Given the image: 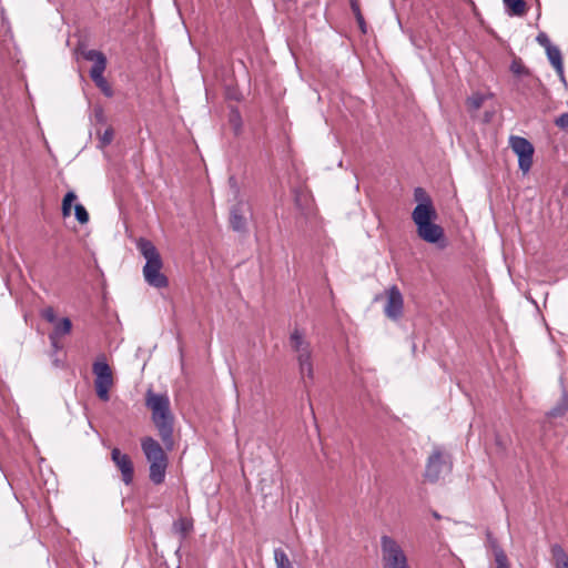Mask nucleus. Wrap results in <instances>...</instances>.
I'll use <instances>...</instances> for the list:
<instances>
[{
    "mask_svg": "<svg viewBox=\"0 0 568 568\" xmlns=\"http://www.w3.org/2000/svg\"><path fill=\"white\" fill-rule=\"evenodd\" d=\"M556 125L559 126L560 129H567L568 128V113H562L560 114L556 121H555Z\"/></svg>",
    "mask_w": 568,
    "mask_h": 568,
    "instance_id": "31",
    "label": "nucleus"
},
{
    "mask_svg": "<svg viewBox=\"0 0 568 568\" xmlns=\"http://www.w3.org/2000/svg\"><path fill=\"white\" fill-rule=\"evenodd\" d=\"M382 561L385 568H410L399 542L388 535L381 537Z\"/></svg>",
    "mask_w": 568,
    "mask_h": 568,
    "instance_id": "6",
    "label": "nucleus"
},
{
    "mask_svg": "<svg viewBox=\"0 0 568 568\" xmlns=\"http://www.w3.org/2000/svg\"><path fill=\"white\" fill-rule=\"evenodd\" d=\"M567 410H568V396L564 392L558 404L549 410L548 415L551 417H559V416H562Z\"/></svg>",
    "mask_w": 568,
    "mask_h": 568,
    "instance_id": "21",
    "label": "nucleus"
},
{
    "mask_svg": "<svg viewBox=\"0 0 568 568\" xmlns=\"http://www.w3.org/2000/svg\"><path fill=\"white\" fill-rule=\"evenodd\" d=\"M387 301L384 306V313L385 315L393 320L397 321L403 315V308H404V298L399 291V288L396 285L390 286L386 291Z\"/></svg>",
    "mask_w": 568,
    "mask_h": 568,
    "instance_id": "11",
    "label": "nucleus"
},
{
    "mask_svg": "<svg viewBox=\"0 0 568 568\" xmlns=\"http://www.w3.org/2000/svg\"><path fill=\"white\" fill-rule=\"evenodd\" d=\"M145 405L152 412V420L159 430L165 448L172 450L174 446V417L170 409L169 396L166 394H156L152 389H149L146 392Z\"/></svg>",
    "mask_w": 568,
    "mask_h": 568,
    "instance_id": "1",
    "label": "nucleus"
},
{
    "mask_svg": "<svg viewBox=\"0 0 568 568\" xmlns=\"http://www.w3.org/2000/svg\"><path fill=\"white\" fill-rule=\"evenodd\" d=\"M509 146L518 158V168L524 175L528 174L532 166L535 148L530 141L519 135L509 136Z\"/></svg>",
    "mask_w": 568,
    "mask_h": 568,
    "instance_id": "9",
    "label": "nucleus"
},
{
    "mask_svg": "<svg viewBox=\"0 0 568 568\" xmlns=\"http://www.w3.org/2000/svg\"><path fill=\"white\" fill-rule=\"evenodd\" d=\"M485 101V97L481 93H475L467 99V105L470 110H478Z\"/></svg>",
    "mask_w": 568,
    "mask_h": 568,
    "instance_id": "26",
    "label": "nucleus"
},
{
    "mask_svg": "<svg viewBox=\"0 0 568 568\" xmlns=\"http://www.w3.org/2000/svg\"><path fill=\"white\" fill-rule=\"evenodd\" d=\"M450 468L452 463L448 456L440 447L436 446L427 459L424 476L428 481L435 483L444 471H449Z\"/></svg>",
    "mask_w": 568,
    "mask_h": 568,
    "instance_id": "10",
    "label": "nucleus"
},
{
    "mask_svg": "<svg viewBox=\"0 0 568 568\" xmlns=\"http://www.w3.org/2000/svg\"><path fill=\"white\" fill-rule=\"evenodd\" d=\"M230 223L234 231L236 232H243L246 227V220L243 215L242 209L240 205L234 206L231 210L230 214Z\"/></svg>",
    "mask_w": 568,
    "mask_h": 568,
    "instance_id": "15",
    "label": "nucleus"
},
{
    "mask_svg": "<svg viewBox=\"0 0 568 568\" xmlns=\"http://www.w3.org/2000/svg\"><path fill=\"white\" fill-rule=\"evenodd\" d=\"M546 53H547V58H548L549 62L555 68L558 77L565 83L566 79H565V74H564V63H562V57H561V52H560L559 48L556 45L548 48Z\"/></svg>",
    "mask_w": 568,
    "mask_h": 568,
    "instance_id": "13",
    "label": "nucleus"
},
{
    "mask_svg": "<svg viewBox=\"0 0 568 568\" xmlns=\"http://www.w3.org/2000/svg\"><path fill=\"white\" fill-rule=\"evenodd\" d=\"M74 215L80 224H87L89 222V213L87 209L80 203L74 205Z\"/></svg>",
    "mask_w": 568,
    "mask_h": 568,
    "instance_id": "25",
    "label": "nucleus"
},
{
    "mask_svg": "<svg viewBox=\"0 0 568 568\" xmlns=\"http://www.w3.org/2000/svg\"><path fill=\"white\" fill-rule=\"evenodd\" d=\"M111 459L121 471L122 480L125 485L133 481L134 468L133 463L128 454H122L119 448H113L111 452Z\"/></svg>",
    "mask_w": 568,
    "mask_h": 568,
    "instance_id": "12",
    "label": "nucleus"
},
{
    "mask_svg": "<svg viewBox=\"0 0 568 568\" xmlns=\"http://www.w3.org/2000/svg\"><path fill=\"white\" fill-rule=\"evenodd\" d=\"M556 568H568V561L564 562V564H560V565H557Z\"/></svg>",
    "mask_w": 568,
    "mask_h": 568,
    "instance_id": "34",
    "label": "nucleus"
},
{
    "mask_svg": "<svg viewBox=\"0 0 568 568\" xmlns=\"http://www.w3.org/2000/svg\"><path fill=\"white\" fill-rule=\"evenodd\" d=\"M50 344L55 353L59 352L60 349H62V345L60 343L59 337H54L53 339H50Z\"/></svg>",
    "mask_w": 568,
    "mask_h": 568,
    "instance_id": "32",
    "label": "nucleus"
},
{
    "mask_svg": "<svg viewBox=\"0 0 568 568\" xmlns=\"http://www.w3.org/2000/svg\"><path fill=\"white\" fill-rule=\"evenodd\" d=\"M41 315L47 322L51 324H54L57 321L60 320L57 317L53 307H45L44 310H42Z\"/></svg>",
    "mask_w": 568,
    "mask_h": 568,
    "instance_id": "27",
    "label": "nucleus"
},
{
    "mask_svg": "<svg viewBox=\"0 0 568 568\" xmlns=\"http://www.w3.org/2000/svg\"><path fill=\"white\" fill-rule=\"evenodd\" d=\"M435 518H439V515L437 513H434Z\"/></svg>",
    "mask_w": 568,
    "mask_h": 568,
    "instance_id": "36",
    "label": "nucleus"
},
{
    "mask_svg": "<svg viewBox=\"0 0 568 568\" xmlns=\"http://www.w3.org/2000/svg\"><path fill=\"white\" fill-rule=\"evenodd\" d=\"M436 217V211H430L429 209L422 206H415L412 213V219L416 225L418 236L427 243L445 247L446 242L444 230L434 222Z\"/></svg>",
    "mask_w": 568,
    "mask_h": 568,
    "instance_id": "3",
    "label": "nucleus"
},
{
    "mask_svg": "<svg viewBox=\"0 0 568 568\" xmlns=\"http://www.w3.org/2000/svg\"><path fill=\"white\" fill-rule=\"evenodd\" d=\"M230 183L235 185V180H234V178H231V179H230Z\"/></svg>",
    "mask_w": 568,
    "mask_h": 568,
    "instance_id": "35",
    "label": "nucleus"
},
{
    "mask_svg": "<svg viewBox=\"0 0 568 568\" xmlns=\"http://www.w3.org/2000/svg\"><path fill=\"white\" fill-rule=\"evenodd\" d=\"M92 372L95 377L94 387L97 396L101 400L108 402L110 399V389L113 386V373L104 355L99 356L94 361Z\"/></svg>",
    "mask_w": 568,
    "mask_h": 568,
    "instance_id": "7",
    "label": "nucleus"
},
{
    "mask_svg": "<svg viewBox=\"0 0 568 568\" xmlns=\"http://www.w3.org/2000/svg\"><path fill=\"white\" fill-rule=\"evenodd\" d=\"M193 530V520L191 518L181 517L173 523V531L178 534L181 539H185L186 536Z\"/></svg>",
    "mask_w": 568,
    "mask_h": 568,
    "instance_id": "17",
    "label": "nucleus"
},
{
    "mask_svg": "<svg viewBox=\"0 0 568 568\" xmlns=\"http://www.w3.org/2000/svg\"><path fill=\"white\" fill-rule=\"evenodd\" d=\"M537 42L545 48V50L547 51L548 48H551L554 47V44L551 43V41L549 40L548 36L544 32H540L537 38H536Z\"/></svg>",
    "mask_w": 568,
    "mask_h": 568,
    "instance_id": "30",
    "label": "nucleus"
},
{
    "mask_svg": "<svg viewBox=\"0 0 568 568\" xmlns=\"http://www.w3.org/2000/svg\"><path fill=\"white\" fill-rule=\"evenodd\" d=\"M141 448L146 460L150 463V480L160 485L165 479L168 468V456L162 446L152 437H144L141 440Z\"/></svg>",
    "mask_w": 568,
    "mask_h": 568,
    "instance_id": "4",
    "label": "nucleus"
},
{
    "mask_svg": "<svg viewBox=\"0 0 568 568\" xmlns=\"http://www.w3.org/2000/svg\"><path fill=\"white\" fill-rule=\"evenodd\" d=\"M83 57L85 60L93 62L90 70V77L92 81L106 97H112L113 91L108 81L105 80V78L103 77V73L106 68L105 55L98 50H88L83 53Z\"/></svg>",
    "mask_w": 568,
    "mask_h": 568,
    "instance_id": "8",
    "label": "nucleus"
},
{
    "mask_svg": "<svg viewBox=\"0 0 568 568\" xmlns=\"http://www.w3.org/2000/svg\"><path fill=\"white\" fill-rule=\"evenodd\" d=\"M353 0H349V2H352Z\"/></svg>",
    "mask_w": 568,
    "mask_h": 568,
    "instance_id": "37",
    "label": "nucleus"
},
{
    "mask_svg": "<svg viewBox=\"0 0 568 568\" xmlns=\"http://www.w3.org/2000/svg\"><path fill=\"white\" fill-rule=\"evenodd\" d=\"M488 538L493 548L496 568H510L508 558L503 548L497 544V541L494 538H491L490 534H488Z\"/></svg>",
    "mask_w": 568,
    "mask_h": 568,
    "instance_id": "16",
    "label": "nucleus"
},
{
    "mask_svg": "<svg viewBox=\"0 0 568 568\" xmlns=\"http://www.w3.org/2000/svg\"><path fill=\"white\" fill-rule=\"evenodd\" d=\"M52 325L53 329L49 334V339H53L54 337L62 338L63 336L69 335L72 329V323L68 317L60 318Z\"/></svg>",
    "mask_w": 568,
    "mask_h": 568,
    "instance_id": "14",
    "label": "nucleus"
},
{
    "mask_svg": "<svg viewBox=\"0 0 568 568\" xmlns=\"http://www.w3.org/2000/svg\"><path fill=\"white\" fill-rule=\"evenodd\" d=\"M510 16H523L526 10L524 0H503Z\"/></svg>",
    "mask_w": 568,
    "mask_h": 568,
    "instance_id": "19",
    "label": "nucleus"
},
{
    "mask_svg": "<svg viewBox=\"0 0 568 568\" xmlns=\"http://www.w3.org/2000/svg\"><path fill=\"white\" fill-rule=\"evenodd\" d=\"M290 344L296 354L298 371L302 378L311 382L314 379V366L312 361L311 343L305 338L302 331L295 328L290 335Z\"/></svg>",
    "mask_w": 568,
    "mask_h": 568,
    "instance_id": "5",
    "label": "nucleus"
},
{
    "mask_svg": "<svg viewBox=\"0 0 568 568\" xmlns=\"http://www.w3.org/2000/svg\"><path fill=\"white\" fill-rule=\"evenodd\" d=\"M136 247L145 258L143 266V276L145 282L153 287L164 288L169 285V280L162 273L163 262L155 245L146 239H139Z\"/></svg>",
    "mask_w": 568,
    "mask_h": 568,
    "instance_id": "2",
    "label": "nucleus"
},
{
    "mask_svg": "<svg viewBox=\"0 0 568 568\" xmlns=\"http://www.w3.org/2000/svg\"><path fill=\"white\" fill-rule=\"evenodd\" d=\"M113 135H114L113 130L111 128L106 129L100 138L101 146L103 148V146L109 145L113 140Z\"/></svg>",
    "mask_w": 568,
    "mask_h": 568,
    "instance_id": "29",
    "label": "nucleus"
},
{
    "mask_svg": "<svg viewBox=\"0 0 568 568\" xmlns=\"http://www.w3.org/2000/svg\"><path fill=\"white\" fill-rule=\"evenodd\" d=\"M551 554L556 560V566L568 562V555L560 545H554L551 547Z\"/></svg>",
    "mask_w": 568,
    "mask_h": 568,
    "instance_id": "24",
    "label": "nucleus"
},
{
    "mask_svg": "<svg viewBox=\"0 0 568 568\" xmlns=\"http://www.w3.org/2000/svg\"><path fill=\"white\" fill-rule=\"evenodd\" d=\"M414 200L417 202L416 206H422L429 209L430 211H436L433 205L432 199L423 187H415Z\"/></svg>",
    "mask_w": 568,
    "mask_h": 568,
    "instance_id": "18",
    "label": "nucleus"
},
{
    "mask_svg": "<svg viewBox=\"0 0 568 568\" xmlns=\"http://www.w3.org/2000/svg\"><path fill=\"white\" fill-rule=\"evenodd\" d=\"M77 200V194L73 191H69L62 200V215L68 217L71 214L72 203Z\"/></svg>",
    "mask_w": 568,
    "mask_h": 568,
    "instance_id": "22",
    "label": "nucleus"
},
{
    "mask_svg": "<svg viewBox=\"0 0 568 568\" xmlns=\"http://www.w3.org/2000/svg\"><path fill=\"white\" fill-rule=\"evenodd\" d=\"M510 71L516 75L526 74L527 70L520 60H514L510 64Z\"/></svg>",
    "mask_w": 568,
    "mask_h": 568,
    "instance_id": "28",
    "label": "nucleus"
},
{
    "mask_svg": "<svg viewBox=\"0 0 568 568\" xmlns=\"http://www.w3.org/2000/svg\"><path fill=\"white\" fill-rule=\"evenodd\" d=\"M274 561L276 568H294L288 556L282 548L274 549Z\"/></svg>",
    "mask_w": 568,
    "mask_h": 568,
    "instance_id": "20",
    "label": "nucleus"
},
{
    "mask_svg": "<svg viewBox=\"0 0 568 568\" xmlns=\"http://www.w3.org/2000/svg\"><path fill=\"white\" fill-rule=\"evenodd\" d=\"M351 3V8H352V11L356 18V21L358 23V27L361 29V31L363 33H366L367 31V27H366V23H365V20H364V17L361 12V9H359V4H358V0H353Z\"/></svg>",
    "mask_w": 568,
    "mask_h": 568,
    "instance_id": "23",
    "label": "nucleus"
},
{
    "mask_svg": "<svg viewBox=\"0 0 568 568\" xmlns=\"http://www.w3.org/2000/svg\"><path fill=\"white\" fill-rule=\"evenodd\" d=\"M231 120L234 121V122H239L240 121V114L237 112H235Z\"/></svg>",
    "mask_w": 568,
    "mask_h": 568,
    "instance_id": "33",
    "label": "nucleus"
}]
</instances>
